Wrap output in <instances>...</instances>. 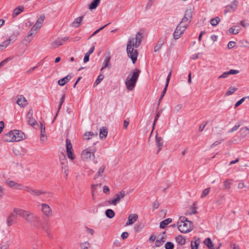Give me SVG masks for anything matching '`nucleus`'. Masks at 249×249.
Listing matches in <instances>:
<instances>
[{"instance_id": "obj_1", "label": "nucleus", "mask_w": 249, "mask_h": 249, "mask_svg": "<svg viewBox=\"0 0 249 249\" xmlns=\"http://www.w3.org/2000/svg\"><path fill=\"white\" fill-rule=\"evenodd\" d=\"M142 37V33L139 32L136 34L135 38L131 37L128 41L126 48L127 53L128 56L131 59L133 64L136 63L138 55V51L134 50V48H137L139 47Z\"/></svg>"}, {"instance_id": "obj_2", "label": "nucleus", "mask_w": 249, "mask_h": 249, "mask_svg": "<svg viewBox=\"0 0 249 249\" xmlns=\"http://www.w3.org/2000/svg\"><path fill=\"white\" fill-rule=\"evenodd\" d=\"M140 72L141 71L136 68L127 76L125 84L128 90H132L135 87Z\"/></svg>"}, {"instance_id": "obj_3", "label": "nucleus", "mask_w": 249, "mask_h": 249, "mask_svg": "<svg viewBox=\"0 0 249 249\" xmlns=\"http://www.w3.org/2000/svg\"><path fill=\"white\" fill-rule=\"evenodd\" d=\"M178 230L182 233H188L193 230V223L184 216H180L177 223Z\"/></svg>"}, {"instance_id": "obj_4", "label": "nucleus", "mask_w": 249, "mask_h": 249, "mask_svg": "<svg viewBox=\"0 0 249 249\" xmlns=\"http://www.w3.org/2000/svg\"><path fill=\"white\" fill-rule=\"evenodd\" d=\"M21 217L31 225L35 226L39 221L40 218L34 213L21 209Z\"/></svg>"}, {"instance_id": "obj_5", "label": "nucleus", "mask_w": 249, "mask_h": 249, "mask_svg": "<svg viewBox=\"0 0 249 249\" xmlns=\"http://www.w3.org/2000/svg\"><path fill=\"white\" fill-rule=\"evenodd\" d=\"M188 27V24L182 25L179 23L177 26L174 34L173 37L175 39H178L180 38V36L183 34L186 29Z\"/></svg>"}, {"instance_id": "obj_6", "label": "nucleus", "mask_w": 249, "mask_h": 249, "mask_svg": "<svg viewBox=\"0 0 249 249\" xmlns=\"http://www.w3.org/2000/svg\"><path fill=\"white\" fill-rule=\"evenodd\" d=\"M126 193L125 191H121L115 195L113 199L109 200L108 202L110 205H116L118 203L120 202L121 200L123 199Z\"/></svg>"}, {"instance_id": "obj_7", "label": "nucleus", "mask_w": 249, "mask_h": 249, "mask_svg": "<svg viewBox=\"0 0 249 249\" xmlns=\"http://www.w3.org/2000/svg\"><path fill=\"white\" fill-rule=\"evenodd\" d=\"M81 158L85 161L93 160L95 159L94 152H91L90 150L88 149H85L82 152Z\"/></svg>"}, {"instance_id": "obj_8", "label": "nucleus", "mask_w": 249, "mask_h": 249, "mask_svg": "<svg viewBox=\"0 0 249 249\" xmlns=\"http://www.w3.org/2000/svg\"><path fill=\"white\" fill-rule=\"evenodd\" d=\"M193 16V11L191 9L187 10L185 12V15L181 21L180 22L182 25L187 24L191 22Z\"/></svg>"}, {"instance_id": "obj_9", "label": "nucleus", "mask_w": 249, "mask_h": 249, "mask_svg": "<svg viewBox=\"0 0 249 249\" xmlns=\"http://www.w3.org/2000/svg\"><path fill=\"white\" fill-rule=\"evenodd\" d=\"M66 152L68 157L71 160H73L74 159V156L72 152L73 149L72 144L71 143V141L68 139H66Z\"/></svg>"}, {"instance_id": "obj_10", "label": "nucleus", "mask_w": 249, "mask_h": 249, "mask_svg": "<svg viewBox=\"0 0 249 249\" xmlns=\"http://www.w3.org/2000/svg\"><path fill=\"white\" fill-rule=\"evenodd\" d=\"M41 210L43 214L47 217L52 216L53 212L50 207L46 203H42L41 205Z\"/></svg>"}, {"instance_id": "obj_11", "label": "nucleus", "mask_w": 249, "mask_h": 249, "mask_svg": "<svg viewBox=\"0 0 249 249\" xmlns=\"http://www.w3.org/2000/svg\"><path fill=\"white\" fill-rule=\"evenodd\" d=\"M33 110L32 109H30L26 115V118L27 119L28 123L32 126H34L37 124V121L33 118Z\"/></svg>"}, {"instance_id": "obj_12", "label": "nucleus", "mask_w": 249, "mask_h": 249, "mask_svg": "<svg viewBox=\"0 0 249 249\" xmlns=\"http://www.w3.org/2000/svg\"><path fill=\"white\" fill-rule=\"evenodd\" d=\"M13 132V134L15 135V142H19L24 139L25 135L23 132L18 130H14Z\"/></svg>"}, {"instance_id": "obj_13", "label": "nucleus", "mask_w": 249, "mask_h": 249, "mask_svg": "<svg viewBox=\"0 0 249 249\" xmlns=\"http://www.w3.org/2000/svg\"><path fill=\"white\" fill-rule=\"evenodd\" d=\"M238 1L237 0H234L231 4L227 5L225 7L224 13L225 14L227 13L228 12H233L234 11L237 6Z\"/></svg>"}, {"instance_id": "obj_14", "label": "nucleus", "mask_w": 249, "mask_h": 249, "mask_svg": "<svg viewBox=\"0 0 249 249\" xmlns=\"http://www.w3.org/2000/svg\"><path fill=\"white\" fill-rule=\"evenodd\" d=\"M21 209L18 208H14L13 211L10 213L8 216L10 218L13 220L16 219L18 216L21 217Z\"/></svg>"}, {"instance_id": "obj_15", "label": "nucleus", "mask_w": 249, "mask_h": 249, "mask_svg": "<svg viewBox=\"0 0 249 249\" xmlns=\"http://www.w3.org/2000/svg\"><path fill=\"white\" fill-rule=\"evenodd\" d=\"M69 37H64V38H58L55 40H54L52 43V47L53 48H55L59 46L62 45L63 42L68 39H69Z\"/></svg>"}, {"instance_id": "obj_16", "label": "nucleus", "mask_w": 249, "mask_h": 249, "mask_svg": "<svg viewBox=\"0 0 249 249\" xmlns=\"http://www.w3.org/2000/svg\"><path fill=\"white\" fill-rule=\"evenodd\" d=\"M138 218L137 214L133 213L130 214L128 217V220L125 224V226L131 225L136 222Z\"/></svg>"}, {"instance_id": "obj_17", "label": "nucleus", "mask_w": 249, "mask_h": 249, "mask_svg": "<svg viewBox=\"0 0 249 249\" xmlns=\"http://www.w3.org/2000/svg\"><path fill=\"white\" fill-rule=\"evenodd\" d=\"M28 101L23 95H19L17 101V104L19 106L23 107L28 105Z\"/></svg>"}, {"instance_id": "obj_18", "label": "nucleus", "mask_w": 249, "mask_h": 249, "mask_svg": "<svg viewBox=\"0 0 249 249\" xmlns=\"http://www.w3.org/2000/svg\"><path fill=\"white\" fill-rule=\"evenodd\" d=\"M13 130H11L4 135L3 137V140L4 141L7 142H15Z\"/></svg>"}, {"instance_id": "obj_19", "label": "nucleus", "mask_w": 249, "mask_h": 249, "mask_svg": "<svg viewBox=\"0 0 249 249\" xmlns=\"http://www.w3.org/2000/svg\"><path fill=\"white\" fill-rule=\"evenodd\" d=\"M84 16H81L76 18L71 23L72 27L77 28L80 26L82 21H83Z\"/></svg>"}, {"instance_id": "obj_20", "label": "nucleus", "mask_w": 249, "mask_h": 249, "mask_svg": "<svg viewBox=\"0 0 249 249\" xmlns=\"http://www.w3.org/2000/svg\"><path fill=\"white\" fill-rule=\"evenodd\" d=\"M156 145L158 147V152H159L163 146V142L162 139L160 137H158V135L156 136Z\"/></svg>"}, {"instance_id": "obj_21", "label": "nucleus", "mask_w": 249, "mask_h": 249, "mask_svg": "<svg viewBox=\"0 0 249 249\" xmlns=\"http://www.w3.org/2000/svg\"><path fill=\"white\" fill-rule=\"evenodd\" d=\"M45 18V15L44 14L41 15L37 18V19L35 23V25L34 26H36V27H37L38 29H39L41 27V25L43 23Z\"/></svg>"}, {"instance_id": "obj_22", "label": "nucleus", "mask_w": 249, "mask_h": 249, "mask_svg": "<svg viewBox=\"0 0 249 249\" xmlns=\"http://www.w3.org/2000/svg\"><path fill=\"white\" fill-rule=\"evenodd\" d=\"M240 137L244 138L249 134V128L247 126L242 127L239 131Z\"/></svg>"}, {"instance_id": "obj_23", "label": "nucleus", "mask_w": 249, "mask_h": 249, "mask_svg": "<svg viewBox=\"0 0 249 249\" xmlns=\"http://www.w3.org/2000/svg\"><path fill=\"white\" fill-rule=\"evenodd\" d=\"M71 79V77L70 75H68L66 76L63 77L59 79L58 81V84L61 86L65 85L67 83H68Z\"/></svg>"}, {"instance_id": "obj_24", "label": "nucleus", "mask_w": 249, "mask_h": 249, "mask_svg": "<svg viewBox=\"0 0 249 249\" xmlns=\"http://www.w3.org/2000/svg\"><path fill=\"white\" fill-rule=\"evenodd\" d=\"M194 240V241H192L191 243V249H198L200 242V239L195 237Z\"/></svg>"}, {"instance_id": "obj_25", "label": "nucleus", "mask_w": 249, "mask_h": 249, "mask_svg": "<svg viewBox=\"0 0 249 249\" xmlns=\"http://www.w3.org/2000/svg\"><path fill=\"white\" fill-rule=\"evenodd\" d=\"M107 130L106 128L103 127L100 130V138L101 139H105L107 135Z\"/></svg>"}, {"instance_id": "obj_26", "label": "nucleus", "mask_w": 249, "mask_h": 249, "mask_svg": "<svg viewBox=\"0 0 249 249\" xmlns=\"http://www.w3.org/2000/svg\"><path fill=\"white\" fill-rule=\"evenodd\" d=\"M176 242L181 245H183L186 243L185 238L182 235H179L176 237Z\"/></svg>"}, {"instance_id": "obj_27", "label": "nucleus", "mask_w": 249, "mask_h": 249, "mask_svg": "<svg viewBox=\"0 0 249 249\" xmlns=\"http://www.w3.org/2000/svg\"><path fill=\"white\" fill-rule=\"evenodd\" d=\"M24 9V7L23 6H18L13 11V17H15L20 14Z\"/></svg>"}, {"instance_id": "obj_28", "label": "nucleus", "mask_w": 249, "mask_h": 249, "mask_svg": "<svg viewBox=\"0 0 249 249\" xmlns=\"http://www.w3.org/2000/svg\"><path fill=\"white\" fill-rule=\"evenodd\" d=\"M97 133H94L92 132H88L85 133L84 134V139L86 140H89L90 138H92L94 137H97Z\"/></svg>"}, {"instance_id": "obj_29", "label": "nucleus", "mask_w": 249, "mask_h": 249, "mask_svg": "<svg viewBox=\"0 0 249 249\" xmlns=\"http://www.w3.org/2000/svg\"><path fill=\"white\" fill-rule=\"evenodd\" d=\"M172 219L168 218L162 221L160 223V227L161 229H164L165 227L172 222Z\"/></svg>"}, {"instance_id": "obj_30", "label": "nucleus", "mask_w": 249, "mask_h": 249, "mask_svg": "<svg viewBox=\"0 0 249 249\" xmlns=\"http://www.w3.org/2000/svg\"><path fill=\"white\" fill-rule=\"evenodd\" d=\"M101 0H94L89 5V8L91 10L95 9L98 6Z\"/></svg>"}, {"instance_id": "obj_31", "label": "nucleus", "mask_w": 249, "mask_h": 249, "mask_svg": "<svg viewBox=\"0 0 249 249\" xmlns=\"http://www.w3.org/2000/svg\"><path fill=\"white\" fill-rule=\"evenodd\" d=\"M106 215L109 218H112L115 216V213L112 209H107L105 212Z\"/></svg>"}, {"instance_id": "obj_32", "label": "nucleus", "mask_w": 249, "mask_h": 249, "mask_svg": "<svg viewBox=\"0 0 249 249\" xmlns=\"http://www.w3.org/2000/svg\"><path fill=\"white\" fill-rule=\"evenodd\" d=\"M204 244L209 249H211L213 248V245L210 238H206L204 241Z\"/></svg>"}, {"instance_id": "obj_33", "label": "nucleus", "mask_w": 249, "mask_h": 249, "mask_svg": "<svg viewBox=\"0 0 249 249\" xmlns=\"http://www.w3.org/2000/svg\"><path fill=\"white\" fill-rule=\"evenodd\" d=\"M220 21V19L219 17H216L211 19L210 23L213 26H216Z\"/></svg>"}, {"instance_id": "obj_34", "label": "nucleus", "mask_w": 249, "mask_h": 249, "mask_svg": "<svg viewBox=\"0 0 249 249\" xmlns=\"http://www.w3.org/2000/svg\"><path fill=\"white\" fill-rule=\"evenodd\" d=\"M46 192L42 190L32 189L31 194L35 196H38L40 195L44 194Z\"/></svg>"}, {"instance_id": "obj_35", "label": "nucleus", "mask_w": 249, "mask_h": 249, "mask_svg": "<svg viewBox=\"0 0 249 249\" xmlns=\"http://www.w3.org/2000/svg\"><path fill=\"white\" fill-rule=\"evenodd\" d=\"M40 130H41V134H40V137H41V140L43 141L42 139L43 137H44L45 136V124L41 123L40 124Z\"/></svg>"}, {"instance_id": "obj_36", "label": "nucleus", "mask_w": 249, "mask_h": 249, "mask_svg": "<svg viewBox=\"0 0 249 249\" xmlns=\"http://www.w3.org/2000/svg\"><path fill=\"white\" fill-rule=\"evenodd\" d=\"M143 227V226L142 223H137L134 226V229L136 232H140L142 231Z\"/></svg>"}, {"instance_id": "obj_37", "label": "nucleus", "mask_w": 249, "mask_h": 249, "mask_svg": "<svg viewBox=\"0 0 249 249\" xmlns=\"http://www.w3.org/2000/svg\"><path fill=\"white\" fill-rule=\"evenodd\" d=\"M164 42L163 40H159L157 45L154 47V52H158L161 48Z\"/></svg>"}, {"instance_id": "obj_38", "label": "nucleus", "mask_w": 249, "mask_h": 249, "mask_svg": "<svg viewBox=\"0 0 249 249\" xmlns=\"http://www.w3.org/2000/svg\"><path fill=\"white\" fill-rule=\"evenodd\" d=\"M106 169V167L105 166H102L99 169L98 171L95 175L94 179L97 178L100 175L101 173L104 172L105 170Z\"/></svg>"}, {"instance_id": "obj_39", "label": "nucleus", "mask_w": 249, "mask_h": 249, "mask_svg": "<svg viewBox=\"0 0 249 249\" xmlns=\"http://www.w3.org/2000/svg\"><path fill=\"white\" fill-rule=\"evenodd\" d=\"M10 42V39L9 38L7 40L2 42L1 44H0V51H2L3 49L7 47Z\"/></svg>"}, {"instance_id": "obj_40", "label": "nucleus", "mask_w": 249, "mask_h": 249, "mask_svg": "<svg viewBox=\"0 0 249 249\" xmlns=\"http://www.w3.org/2000/svg\"><path fill=\"white\" fill-rule=\"evenodd\" d=\"M237 90V88L232 87H230L227 91L225 95L227 96L231 95L232 94Z\"/></svg>"}, {"instance_id": "obj_41", "label": "nucleus", "mask_w": 249, "mask_h": 249, "mask_svg": "<svg viewBox=\"0 0 249 249\" xmlns=\"http://www.w3.org/2000/svg\"><path fill=\"white\" fill-rule=\"evenodd\" d=\"M231 185L232 183L231 182L230 180L227 179L224 182V189L226 190L230 189Z\"/></svg>"}, {"instance_id": "obj_42", "label": "nucleus", "mask_w": 249, "mask_h": 249, "mask_svg": "<svg viewBox=\"0 0 249 249\" xmlns=\"http://www.w3.org/2000/svg\"><path fill=\"white\" fill-rule=\"evenodd\" d=\"M104 78V75L102 74H100L94 83V86L95 87L98 85L103 80Z\"/></svg>"}, {"instance_id": "obj_43", "label": "nucleus", "mask_w": 249, "mask_h": 249, "mask_svg": "<svg viewBox=\"0 0 249 249\" xmlns=\"http://www.w3.org/2000/svg\"><path fill=\"white\" fill-rule=\"evenodd\" d=\"M165 241V239L163 238H161L160 239H157L155 242V246L157 247H160L161 246L163 243Z\"/></svg>"}, {"instance_id": "obj_44", "label": "nucleus", "mask_w": 249, "mask_h": 249, "mask_svg": "<svg viewBox=\"0 0 249 249\" xmlns=\"http://www.w3.org/2000/svg\"><path fill=\"white\" fill-rule=\"evenodd\" d=\"M41 228L45 231L48 236L50 237L51 236V231L48 226L43 225Z\"/></svg>"}, {"instance_id": "obj_45", "label": "nucleus", "mask_w": 249, "mask_h": 249, "mask_svg": "<svg viewBox=\"0 0 249 249\" xmlns=\"http://www.w3.org/2000/svg\"><path fill=\"white\" fill-rule=\"evenodd\" d=\"M80 247L81 249H89L90 246L89 242H85L81 243L80 245Z\"/></svg>"}, {"instance_id": "obj_46", "label": "nucleus", "mask_w": 249, "mask_h": 249, "mask_svg": "<svg viewBox=\"0 0 249 249\" xmlns=\"http://www.w3.org/2000/svg\"><path fill=\"white\" fill-rule=\"evenodd\" d=\"M110 60V56L106 57L105 61H104V67L101 69V71L103 69H105L109 66Z\"/></svg>"}, {"instance_id": "obj_47", "label": "nucleus", "mask_w": 249, "mask_h": 249, "mask_svg": "<svg viewBox=\"0 0 249 249\" xmlns=\"http://www.w3.org/2000/svg\"><path fill=\"white\" fill-rule=\"evenodd\" d=\"M6 183L9 187L15 189L17 182L13 180H7Z\"/></svg>"}, {"instance_id": "obj_48", "label": "nucleus", "mask_w": 249, "mask_h": 249, "mask_svg": "<svg viewBox=\"0 0 249 249\" xmlns=\"http://www.w3.org/2000/svg\"><path fill=\"white\" fill-rule=\"evenodd\" d=\"M37 27H36V26H34L31 29L29 32L28 35L33 36V35H36V34L37 32Z\"/></svg>"}, {"instance_id": "obj_49", "label": "nucleus", "mask_w": 249, "mask_h": 249, "mask_svg": "<svg viewBox=\"0 0 249 249\" xmlns=\"http://www.w3.org/2000/svg\"><path fill=\"white\" fill-rule=\"evenodd\" d=\"M65 99V95L64 94L61 96V98L60 99V101L58 107L57 112H58L60 110V109H61V107L63 105V103L64 102Z\"/></svg>"}, {"instance_id": "obj_50", "label": "nucleus", "mask_w": 249, "mask_h": 249, "mask_svg": "<svg viewBox=\"0 0 249 249\" xmlns=\"http://www.w3.org/2000/svg\"><path fill=\"white\" fill-rule=\"evenodd\" d=\"M13 59L12 57H9L2 61L0 63V68L2 67L3 66H4L6 63H7L9 61Z\"/></svg>"}, {"instance_id": "obj_51", "label": "nucleus", "mask_w": 249, "mask_h": 249, "mask_svg": "<svg viewBox=\"0 0 249 249\" xmlns=\"http://www.w3.org/2000/svg\"><path fill=\"white\" fill-rule=\"evenodd\" d=\"M109 23H108V24H107L106 25H105L104 26L101 27V28H99L98 29H97V30H96L95 32H94L93 33V34L89 36V38L93 36H95L96 34H97V33H98L100 31L102 30L103 29H104L107 26Z\"/></svg>"}, {"instance_id": "obj_52", "label": "nucleus", "mask_w": 249, "mask_h": 249, "mask_svg": "<svg viewBox=\"0 0 249 249\" xmlns=\"http://www.w3.org/2000/svg\"><path fill=\"white\" fill-rule=\"evenodd\" d=\"M167 87H166V85H165V87L163 89L162 93L161 94V96L159 100L158 105L160 104L161 100H162V98L164 97V95L165 94L166 91H167Z\"/></svg>"}, {"instance_id": "obj_53", "label": "nucleus", "mask_w": 249, "mask_h": 249, "mask_svg": "<svg viewBox=\"0 0 249 249\" xmlns=\"http://www.w3.org/2000/svg\"><path fill=\"white\" fill-rule=\"evenodd\" d=\"M174 245L171 242H168L165 244V248L166 249H173Z\"/></svg>"}, {"instance_id": "obj_54", "label": "nucleus", "mask_w": 249, "mask_h": 249, "mask_svg": "<svg viewBox=\"0 0 249 249\" xmlns=\"http://www.w3.org/2000/svg\"><path fill=\"white\" fill-rule=\"evenodd\" d=\"M239 29H237L235 31V29L233 27H231L229 30V33L232 35L237 34L239 32Z\"/></svg>"}, {"instance_id": "obj_55", "label": "nucleus", "mask_w": 249, "mask_h": 249, "mask_svg": "<svg viewBox=\"0 0 249 249\" xmlns=\"http://www.w3.org/2000/svg\"><path fill=\"white\" fill-rule=\"evenodd\" d=\"M209 192H210V188H209L204 189L202 192V193L201 196V197L203 198V197L206 196L208 195Z\"/></svg>"}, {"instance_id": "obj_56", "label": "nucleus", "mask_w": 249, "mask_h": 249, "mask_svg": "<svg viewBox=\"0 0 249 249\" xmlns=\"http://www.w3.org/2000/svg\"><path fill=\"white\" fill-rule=\"evenodd\" d=\"M240 126V124L238 123L237 124H236L233 127H232L231 129H230L229 130V133H232V132H233L234 131H236L239 128V127Z\"/></svg>"}, {"instance_id": "obj_57", "label": "nucleus", "mask_w": 249, "mask_h": 249, "mask_svg": "<svg viewBox=\"0 0 249 249\" xmlns=\"http://www.w3.org/2000/svg\"><path fill=\"white\" fill-rule=\"evenodd\" d=\"M182 107V104H178L175 106L174 107V111L175 112H178L179 111L181 110V109Z\"/></svg>"}, {"instance_id": "obj_58", "label": "nucleus", "mask_w": 249, "mask_h": 249, "mask_svg": "<svg viewBox=\"0 0 249 249\" xmlns=\"http://www.w3.org/2000/svg\"><path fill=\"white\" fill-rule=\"evenodd\" d=\"M195 202L194 203L193 205L190 208V209L191 210V212L189 213V214H194L197 213V211L196 210V208L195 207Z\"/></svg>"}, {"instance_id": "obj_59", "label": "nucleus", "mask_w": 249, "mask_h": 249, "mask_svg": "<svg viewBox=\"0 0 249 249\" xmlns=\"http://www.w3.org/2000/svg\"><path fill=\"white\" fill-rule=\"evenodd\" d=\"M33 39V36L27 35L24 38V40L26 41L28 43L30 42Z\"/></svg>"}, {"instance_id": "obj_60", "label": "nucleus", "mask_w": 249, "mask_h": 249, "mask_svg": "<svg viewBox=\"0 0 249 249\" xmlns=\"http://www.w3.org/2000/svg\"><path fill=\"white\" fill-rule=\"evenodd\" d=\"M245 99L246 97L242 98L238 102H237L234 105V108H236L237 107L240 106L245 101Z\"/></svg>"}, {"instance_id": "obj_61", "label": "nucleus", "mask_w": 249, "mask_h": 249, "mask_svg": "<svg viewBox=\"0 0 249 249\" xmlns=\"http://www.w3.org/2000/svg\"><path fill=\"white\" fill-rule=\"evenodd\" d=\"M13 219L10 218V217H8L6 223L8 226L10 227L13 224Z\"/></svg>"}, {"instance_id": "obj_62", "label": "nucleus", "mask_w": 249, "mask_h": 249, "mask_svg": "<svg viewBox=\"0 0 249 249\" xmlns=\"http://www.w3.org/2000/svg\"><path fill=\"white\" fill-rule=\"evenodd\" d=\"M229 75V74L228 71L224 72L218 77V78H226Z\"/></svg>"}, {"instance_id": "obj_63", "label": "nucleus", "mask_w": 249, "mask_h": 249, "mask_svg": "<svg viewBox=\"0 0 249 249\" xmlns=\"http://www.w3.org/2000/svg\"><path fill=\"white\" fill-rule=\"evenodd\" d=\"M32 189L31 188L28 187V186H23V188L22 190H23L25 191H27L28 192H29L31 194L32 193Z\"/></svg>"}, {"instance_id": "obj_64", "label": "nucleus", "mask_w": 249, "mask_h": 249, "mask_svg": "<svg viewBox=\"0 0 249 249\" xmlns=\"http://www.w3.org/2000/svg\"><path fill=\"white\" fill-rule=\"evenodd\" d=\"M159 206V204L157 201H154L152 204V207L154 210L158 209Z\"/></svg>"}]
</instances>
